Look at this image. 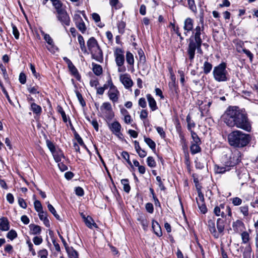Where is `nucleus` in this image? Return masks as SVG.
Segmentation results:
<instances>
[{"instance_id": "f257e3e1", "label": "nucleus", "mask_w": 258, "mask_h": 258, "mask_svg": "<svg viewBox=\"0 0 258 258\" xmlns=\"http://www.w3.org/2000/svg\"><path fill=\"white\" fill-rule=\"evenodd\" d=\"M183 30V34L185 36H187L189 32L192 31L191 35L187 40V53L189 59L192 62L196 50H197L199 53H202L201 46L205 36L203 17H201L199 23L194 29L193 20L190 18H187L184 21Z\"/></svg>"}, {"instance_id": "f03ea898", "label": "nucleus", "mask_w": 258, "mask_h": 258, "mask_svg": "<svg viewBox=\"0 0 258 258\" xmlns=\"http://www.w3.org/2000/svg\"><path fill=\"white\" fill-rule=\"evenodd\" d=\"M222 120L229 127H236L247 132L251 131V123L247 114L236 106H229L221 116Z\"/></svg>"}, {"instance_id": "7ed1b4c3", "label": "nucleus", "mask_w": 258, "mask_h": 258, "mask_svg": "<svg viewBox=\"0 0 258 258\" xmlns=\"http://www.w3.org/2000/svg\"><path fill=\"white\" fill-rule=\"evenodd\" d=\"M251 139V137L249 134H245L239 130L232 131L227 136L228 142L230 146L238 148L246 146Z\"/></svg>"}, {"instance_id": "20e7f679", "label": "nucleus", "mask_w": 258, "mask_h": 258, "mask_svg": "<svg viewBox=\"0 0 258 258\" xmlns=\"http://www.w3.org/2000/svg\"><path fill=\"white\" fill-rule=\"evenodd\" d=\"M241 160V153L240 151L235 150L233 151H229L223 155L222 163L226 165L230 169L238 164Z\"/></svg>"}, {"instance_id": "39448f33", "label": "nucleus", "mask_w": 258, "mask_h": 258, "mask_svg": "<svg viewBox=\"0 0 258 258\" xmlns=\"http://www.w3.org/2000/svg\"><path fill=\"white\" fill-rule=\"evenodd\" d=\"M87 45L92 58L99 62H101L103 60V53L97 40L94 37H91L87 41Z\"/></svg>"}, {"instance_id": "423d86ee", "label": "nucleus", "mask_w": 258, "mask_h": 258, "mask_svg": "<svg viewBox=\"0 0 258 258\" xmlns=\"http://www.w3.org/2000/svg\"><path fill=\"white\" fill-rule=\"evenodd\" d=\"M213 78L218 82H226L228 80V73L226 70V64L222 62L214 68L213 71Z\"/></svg>"}, {"instance_id": "0eeeda50", "label": "nucleus", "mask_w": 258, "mask_h": 258, "mask_svg": "<svg viewBox=\"0 0 258 258\" xmlns=\"http://www.w3.org/2000/svg\"><path fill=\"white\" fill-rule=\"evenodd\" d=\"M213 212L216 216H221L222 218L226 217L227 215L231 216L232 214L230 207L225 206L224 204L216 206L214 209Z\"/></svg>"}, {"instance_id": "6e6552de", "label": "nucleus", "mask_w": 258, "mask_h": 258, "mask_svg": "<svg viewBox=\"0 0 258 258\" xmlns=\"http://www.w3.org/2000/svg\"><path fill=\"white\" fill-rule=\"evenodd\" d=\"M56 18L61 24L65 27L70 25L71 19L67 12L64 10L56 13Z\"/></svg>"}, {"instance_id": "1a4fd4ad", "label": "nucleus", "mask_w": 258, "mask_h": 258, "mask_svg": "<svg viewBox=\"0 0 258 258\" xmlns=\"http://www.w3.org/2000/svg\"><path fill=\"white\" fill-rule=\"evenodd\" d=\"M100 109L107 119L111 120L114 117V114L109 102H104L101 106Z\"/></svg>"}, {"instance_id": "9d476101", "label": "nucleus", "mask_w": 258, "mask_h": 258, "mask_svg": "<svg viewBox=\"0 0 258 258\" xmlns=\"http://www.w3.org/2000/svg\"><path fill=\"white\" fill-rule=\"evenodd\" d=\"M114 56L117 66L123 65L124 63V51L120 48H115L114 50Z\"/></svg>"}, {"instance_id": "9b49d317", "label": "nucleus", "mask_w": 258, "mask_h": 258, "mask_svg": "<svg viewBox=\"0 0 258 258\" xmlns=\"http://www.w3.org/2000/svg\"><path fill=\"white\" fill-rule=\"evenodd\" d=\"M41 34L43 36L44 39L47 43L46 48L51 53H55L57 50V47L55 45L54 42L50 36L46 34L43 31H41Z\"/></svg>"}, {"instance_id": "f8f14e48", "label": "nucleus", "mask_w": 258, "mask_h": 258, "mask_svg": "<svg viewBox=\"0 0 258 258\" xmlns=\"http://www.w3.org/2000/svg\"><path fill=\"white\" fill-rule=\"evenodd\" d=\"M107 95L110 100L113 103H115L118 102L120 93L117 87L114 85L113 87H112V88L109 89Z\"/></svg>"}, {"instance_id": "ddd939ff", "label": "nucleus", "mask_w": 258, "mask_h": 258, "mask_svg": "<svg viewBox=\"0 0 258 258\" xmlns=\"http://www.w3.org/2000/svg\"><path fill=\"white\" fill-rule=\"evenodd\" d=\"M119 80L126 89L131 88L134 84L130 76L126 73L120 75Z\"/></svg>"}, {"instance_id": "4468645a", "label": "nucleus", "mask_w": 258, "mask_h": 258, "mask_svg": "<svg viewBox=\"0 0 258 258\" xmlns=\"http://www.w3.org/2000/svg\"><path fill=\"white\" fill-rule=\"evenodd\" d=\"M214 172L216 174H223L227 171L230 170V167H228L226 165H219L216 164L214 167Z\"/></svg>"}, {"instance_id": "2eb2a0df", "label": "nucleus", "mask_w": 258, "mask_h": 258, "mask_svg": "<svg viewBox=\"0 0 258 258\" xmlns=\"http://www.w3.org/2000/svg\"><path fill=\"white\" fill-rule=\"evenodd\" d=\"M208 226L211 233L215 238H218L219 237V234L216 231L214 220H209L208 221Z\"/></svg>"}, {"instance_id": "dca6fc26", "label": "nucleus", "mask_w": 258, "mask_h": 258, "mask_svg": "<svg viewBox=\"0 0 258 258\" xmlns=\"http://www.w3.org/2000/svg\"><path fill=\"white\" fill-rule=\"evenodd\" d=\"M10 229V224L6 217L0 218V230L2 231H8Z\"/></svg>"}, {"instance_id": "f3484780", "label": "nucleus", "mask_w": 258, "mask_h": 258, "mask_svg": "<svg viewBox=\"0 0 258 258\" xmlns=\"http://www.w3.org/2000/svg\"><path fill=\"white\" fill-rule=\"evenodd\" d=\"M80 14H82L83 16L86 19V16L84 11H77L75 12L73 17V20L76 25L83 21L82 18L81 17Z\"/></svg>"}, {"instance_id": "a211bd4d", "label": "nucleus", "mask_w": 258, "mask_h": 258, "mask_svg": "<svg viewBox=\"0 0 258 258\" xmlns=\"http://www.w3.org/2000/svg\"><path fill=\"white\" fill-rule=\"evenodd\" d=\"M146 97L148 101L149 106L152 111H155L157 109L156 102L152 95L150 94H148Z\"/></svg>"}, {"instance_id": "6ab92c4d", "label": "nucleus", "mask_w": 258, "mask_h": 258, "mask_svg": "<svg viewBox=\"0 0 258 258\" xmlns=\"http://www.w3.org/2000/svg\"><path fill=\"white\" fill-rule=\"evenodd\" d=\"M109 128L112 133L114 134L118 133L119 131H121V126L118 121H114L109 125Z\"/></svg>"}, {"instance_id": "aec40b11", "label": "nucleus", "mask_w": 258, "mask_h": 258, "mask_svg": "<svg viewBox=\"0 0 258 258\" xmlns=\"http://www.w3.org/2000/svg\"><path fill=\"white\" fill-rule=\"evenodd\" d=\"M152 227L154 232L157 236L160 237L162 235V232L160 226L157 221L154 220L152 221Z\"/></svg>"}, {"instance_id": "412c9836", "label": "nucleus", "mask_w": 258, "mask_h": 258, "mask_svg": "<svg viewBox=\"0 0 258 258\" xmlns=\"http://www.w3.org/2000/svg\"><path fill=\"white\" fill-rule=\"evenodd\" d=\"M29 227L30 228V233L32 235L39 234L41 232V228L38 225L31 224Z\"/></svg>"}, {"instance_id": "4be33fe9", "label": "nucleus", "mask_w": 258, "mask_h": 258, "mask_svg": "<svg viewBox=\"0 0 258 258\" xmlns=\"http://www.w3.org/2000/svg\"><path fill=\"white\" fill-rule=\"evenodd\" d=\"M39 217L40 219L43 221L45 226L47 227H50V222L49 220L47 218V215L46 212H41L38 214Z\"/></svg>"}, {"instance_id": "5701e85b", "label": "nucleus", "mask_w": 258, "mask_h": 258, "mask_svg": "<svg viewBox=\"0 0 258 258\" xmlns=\"http://www.w3.org/2000/svg\"><path fill=\"white\" fill-rule=\"evenodd\" d=\"M52 154L55 161L57 163L60 162L62 158H64V156L62 151L60 150H55L53 153H52Z\"/></svg>"}, {"instance_id": "b1692460", "label": "nucleus", "mask_w": 258, "mask_h": 258, "mask_svg": "<svg viewBox=\"0 0 258 258\" xmlns=\"http://www.w3.org/2000/svg\"><path fill=\"white\" fill-rule=\"evenodd\" d=\"M31 110L36 115H40L42 112L41 107L34 102L31 103Z\"/></svg>"}, {"instance_id": "393cba45", "label": "nucleus", "mask_w": 258, "mask_h": 258, "mask_svg": "<svg viewBox=\"0 0 258 258\" xmlns=\"http://www.w3.org/2000/svg\"><path fill=\"white\" fill-rule=\"evenodd\" d=\"M213 68V65L208 61V59L204 62L202 69L205 74H208L210 73Z\"/></svg>"}, {"instance_id": "a878e982", "label": "nucleus", "mask_w": 258, "mask_h": 258, "mask_svg": "<svg viewBox=\"0 0 258 258\" xmlns=\"http://www.w3.org/2000/svg\"><path fill=\"white\" fill-rule=\"evenodd\" d=\"M217 228L218 229V233L219 235L220 234L222 233L225 228L224 222L223 220L221 218H218L217 220Z\"/></svg>"}, {"instance_id": "bb28decb", "label": "nucleus", "mask_w": 258, "mask_h": 258, "mask_svg": "<svg viewBox=\"0 0 258 258\" xmlns=\"http://www.w3.org/2000/svg\"><path fill=\"white\" fill-rule=\"evenodd\" d=\"M84 222L86 225L89 228L92 229L93 227L95 228L97 227L96 224L90 216H87Z\"/></svg>"}, {"instance_id": "cd10ccee", "label": "nucleus", "mask_w": 258, "mask_h": 258, "mask_svg": "<svg viewBox=\"0 0 258 258\" xmlns=\"http://www.w3.org/2000/svg\"><path fill=\"white\" fill-rule=\"evenodd\" d=\"M68 68L71 74L77 80H79L81 79V77L78 73L77 69L73 64L69 66Z\"/></svg>"}, {"instance_id": "c85d7f7f", "label": "nucleus", "mask_w": 258, "mask_h": 258, "mask_svg": "<svg viewBox=\"0 0 258 258\" xmlns=\"http://www.w3.org/2000/svg\"><path fill=\"white\" fill-rule=\"evenodd\" d=\"M93 72L96 76H100L102 73V67L98 64L92 63Z\"/></svg>"}, {"instance_id": "c756f323", "label": "nucleus", "mask_w": 258, "mask_h": 258, "mask_svg": "<svg viewBox=\"0 0 258 258\" xmlns=\"http://www.w3.org/2000/svg\"><path fill=\"white\" fill-rule=\"evenodd\" d=\"M78 42L79 43L81 50L84 53H87V49H86V47L85 46V41L84 40L83 36L82 35H81L80 34H79L78 36Z\"/></svg>"}, {"instance_id": "7c9ffc66", "label": "nucleus", "mask_w": 258, "mask_h": 258, "mask_svg": "<svg viewBox=\"0 0 258 258\" xmlns=\"http://www.w3.org/2000/svg\"><path fill=\"white\" fill-rule=\"evenodd\" d=\"M251 248L249 244L246 245L243 252V258H251Z\"/></svg>"}, {"instance_id": "2f4dec72", "label": "nucleus", "mask_w": 258, "mask_h": 258, "mask_svg": "<svg viewBox=\"0 0 258 258\" xmlns=\"http://www.w3.org/2000/svg\"><path fill=\"white\" fill-rule=\"evenodd\" d=\"M126 60L128 64L134 66V58L133 54L130 51H127L126 53Z\"/></svg>"}, {"instance_id": "473e14b6", "label": "nucleus", "mask_w": 258, "mask_h": 258, "mask_svg": "<svg viewBox=\"0 0 258 258\" xmlns=\"http://www.w3.org/2000/svg\"><path fill=\"white\" fill-rule=\"evenodd\" d=\"M200 144L191 143L190 146V151L191 154H195L201 151V148L199 146Z\"/></svg>"}, {"instance_id": "72a5a7b5", "label": "nucleus", "mask_w": 258, "mask_h": 258, "mask_svg": "<svg viewBox=\"0 0 258 258\" xmlns=\"http://www.w3.org/2000/svg\"><path fill=\"white\" fill-rule=\"evenodd\" d=\"M144 141L153 151L155 150L156 144L152 139L144 137Z\"/></svg>"}, {"instance_id": "f704fd0d", "label": "nucleus", "mask_w": 258, "mask_h": 258, "mask_svg": "<svg viewBox=\"0 0 258 258\" xmlns=\"http://www.w3.org/2000/svg\"><path fill=\"white\" fill-rule=\"evenodd\" d=\"M121 183L123 185V190L124 191L128 193L131 190L128 180L127 179H123L121 180Z\"/></svg>"}, {"instance_id": "c9c22d12", "label": "nucleus", "mask_w": 258, "mask_h": 258, "mask_svg": "<svg viewBox=\"0 0 258 258\" xmlns=\"http://www.w3.org/2000/svg\"><path fill=\"white\" fill-rule=\"evenodd\" d=\"M53 6L56 9V13L58 12L59 11H63L64 9H62V4L59 0H53L52 2Z\"/></svg>"}, {"instance_id": "e433bc0d", "label": "nucleus", "mask_w": 258, "mask_h": 258, "mask_svg": "<svg viewBox=\"0 0 258 258\" xmlns=\"http://www.w3.org/2000/svg\"><path fill=\"white\" fill-rule=\"evenodd\" d=\"M67 250L70 258H79L78 252L73 248H69Z\"/></svg>"}, {"instance_id": "4c0bfd02", "label": "nucleus", "mask_w": 258, "mask_h": 258, "mask_svg": "<svg viewBox=\"0 0 258 258\" xmlns=\"http://www.w3.org/2000/svg\"><path fill=\"white\" fill-rule=\"evenodd\" d=\"M241 237L242 239V241L243 243H247L249 241L250 238H249V233L246 231H244L241 233Z\"/></svg>"}, {"instance_id": "58836bf2", "label": "nucleus", "mask_w": 258, "mask_h": 258, "mask_svg": "<svg viewBox=\"0 0 258 258\" xmlns=\"http://www.w3.org/2000/svg\"><path fill=\"white\" fill-rule=\"evenodd\" d=\"M34 206L35 210L39 213L43 212L42 205L39 201L35 200L34 202Z\"/></svg>"}, {"instance_id": "ea45409f", "label": "nucleus", "mask_w": 258, "mask_h": 258, "mask_svg": "<svg viewBox=\"0 0 258 258\" xmlns=\"http://www.w3.org/2000/svg\"><path fill=\"white\" fill-rule=\"evenodd\" d=\"M47 208L49 211L53 215L56 219L59 220L60 218L59 216L57 214L54 208L48 202L47 203Z\"/></svg>"}, {"instance_id": "a19ab883", "label": "nucleus", "mask_w": 258, "mask_h": 258, "mask_svg": "<svg viewBox=\"0 0 258 258\" xmlns=\"http://www.w3.org/2000/svg\"><path fill=\"white\" fill-rule=\"evenodd\" d=\"M190 133L192 139V143L201 144V140L197 134L193 131H191Z\"/></svg>"}, {"instance_id": "79ce46f5", "label": "nucleus", "mask_w": 258, "mask_h": 258, "mask_svg": "<svg viewBox=\"0 0 258 258\" xmlns=\"http://www.w3.org/2000/svg\"><path fill=\"white\" fill-rule=\"evenodd\" d=\"M74 135H75V139L77 141L78 144H79L81 146H82V147H83L84 148H85V149L88 150L86 146L84 143V142H83L82 138L80 136V135L76 132L75 133Z\"/></svg>"}, {"instance_id": "37998d69", "label": "nucleus", "mask_w": 258, "mask_h": 258, "mask_svg": "<svg viewBox=\"0 0 258 258\" xmlns=\"http://www.w3.org/2000/svg\"><path fill=\"white\" fill-rule=\"evenodd\" d=\"M138 55L139 56V62L141 63L144 64L146 62V57L144 55V53L142 49H140L138 51Z\"/></svg>"}, {"instance_id": "c03bdc74", "label": "nucleus", "mask_w": 258, "mask_h": 258, "mask_svg": "<svg viewBox=\"0 0 258 258\" xmlns=\"http://www.w3.org/2000/svg\"><path fill=\"white\" fill-rule=\"evenodd\" d=\"M188 7L191 11L196 13L197 9L194 0H187Z\"/></svg>"}, {"instance_id": "a18cd8bd", "label": "nucleus", "mask_w": 258, "mask_h": 258, "mask_svg": "<svg viewBox=\"0 0 258 258\" xmlns=\"http://www.w3.org/2000/svg\"><path fill=\"white\" fill-rule=\"evenodd\" d=\"M198 197L196 198V201L198 204H204V197L200 190H198Z\"/></svg>"}, {"instance_id": "49530a36", "label": "nucleus", "mask_w": 258, "mask_h": 258, "mask_svg": "<svg viewBox=\"0 0 258 258\" xmlns=\"http://www.w3.org/2000/svg\"><path fill=\"white\" fill-rule=\"evenodd\" d=\"M26 243L28 245L29 250L31 252L33 256H35L36 254L35 249L33 248V245L29 239L26 241Z\"/></svg>"}, {"instance_id": "de8ad7c7", "label": "nucleus", "mask_w": 258, "mask_h": 258, "mask_svg": "<svg viewBox=\"0 0 258 258\" xmlns=\"http://www.w3.org/2000/svg\"><path fill=\"white\" fill-rule=\"evenodd\" d=\"M17 237V233L14 230H10L7 235V237L11 240H13Z\"/></svg>"}, {"instance_id": "09e8293b", "label": "nucleus", "mask_w": 258, "mask_h": 258, "mask_svg": "<svg viewBox=\"0 0 258 258\" xmlns=\"http://www.w3.org/2000/svg\"><path fill=\"white\" fill-rule=\"evenodd\" d=\"M78 29L82 33H84L86 30V27L84 21L76 25Z\"/></svg>"}, {"instance_id": "8fccbe9b", "label": "nucleus", "mask_w": 258, "mask_h": 258, "mask_svg": "<svg viewBox=\"0 0 258 258\" xmlns=\"http://www.w3.org/2000/svg\"><path fill=\"white\" fill-rule=\"evenodd\" d=\"M112 86L113 87L114 86V85L113 84L111 79L110 78L106 82V83L104 84L102 87L105 90L108 88L109 89H110V88H112Z\"/></svg>"}, {"instance_id": "3c124183", "label": "nucleus", "mask_w": 258, "mask_h": 258, "mask_svg": "<svg viewBox=\"0 0 258 258\" xmlns=\"http://www.w3.org/2000/svg\"><path fill=\"white\" fill-rule=\"evenodd\" d=\"M147 163L148 165L151 168H153L156 166V162L152 157H148L147 158Z\"/></svg>"}, {"instance_id": "603ef678", "label": "nucleus", "mask_w": 258, "mask_h": 258, "mask_svg": "<svg viewBox=\"0 0 258 258\" xmlns=\"http://www.w3.org/2000/svg\"><path fill=\"white\" fill-rule=\"evenodd\" d=\"M38 255L40 258H47L48 251L46 249H41L38 251Z\"/></svg>"}, {"instance_id": "864d4df0", "label": "nucleus", "mask_w": 258, "mask_h": 258, "mask_svg": "<svg viewBox=\"0 0 258 258\" xmlns=\"http://www.w3.org/2000/svg\"><path fill=\"white\" fill-rule=\"evenodd\" d=\"M117 27L119 32L123 33L124 32V29L125 27V23L122 21H119L117 23Z\"/></svg>"}, {"instance_id": "5fc2aeb1", "label": "nucleus", "mask_w": 258, "mask_h": 258, "mask_svg": "<svg viewBox=\"0 0 258 258\" xmlns=\"http://www.w3.org/2000/svg\"><path fill=\"white\" fill-rule=\"evenodd\" d=\"M121 156L124 159H125L126 161V162L130 165L132 166V163L130 160V155L127 152L123 151L121 153Z\"/></svg>"}, {"instance_id": "6e6d98bb", "label": "nucleus", "mask_w": 258, "mask_h": 258, "mask_svg": "<svg viewBox=\"0 0 258 258\" xmlns=\"http://www.w3.org/2000/svg\"><path fill=\"white\" fill-rule=\"evenodd\" d=\"M46 142L47 146L50 151V152H51V153L56 150L55 146L54 145L52 142L48 140L46 141Z\"/></svg>"}, {"instance_id": "4d7b16f0", "label": "nucleus", "mask_w": 258, "mask_h": 258, "mask_svg": "<svg viewBox=\"0 0 258 258\" xmlns=\"http://www.w3.org/2000/svg\"><path fill=\"white\" fill-rule=\"evenodd\" d=\"M12 29H13V34L15 36V38L16 39H18L19 38V32L17 28V27L14 25L12 24Z\"/></svg>"}, {"instance_id": "13d9d810", "label": "nucleus", "mask_w": 258, "mask_h": 258, "mask_svg": "<svg viewBox=\"0 0 258 258\" xmlns=\"http://www.w3.org/2000/svg\"><path fill=\"white\" fill-rule=\"evenodd\" d=\"M42 241L43 239L41 236H35L33 238V242L36 245H39L41 244Z\"/></svg>"}, {"instance_id": "bf43d9fd", "label": "nucleus", "mask_w": 258, "mask_h": 258, "mask_svg": "<svg viewBox=\"0 0 258 258\" xmlns=\"http://www.w3.org/2000/svg\"><path fill=\"white\" fill-rule=\"evenodd\" d=\"M58 111L60 113V114L62 116L63 121L64 122H67V116H66L65 112L64 111L62 108L60 106H58Z\"/></svg>"}, {"instance_id": "052dcab7", "label": "nucleus", "mask_w": 258, "mask_h": 258, "mask_svg": "<svg viewBox=\"0 0 258 258\" xmlns=\"http://www.w3.org/2000/svg\"><path fill=\"white\" fill-rule=\"evenodd\" d=\"M240 212L243 214L244 216L248 215V206H244L240 207Z\"/></svg>"}, {"instance_id": "680f3d73", "label": "nucleus", "mask_w": 258, "mask_h": 258, "mask_svg": "<svg viewBox=\"0 0 258 258\" xmlns=\"http://www.w3.org/2000/svg\"><path fill=\"white\" fill-rule=\"evenodd\" d=\"M76 96L80 102L81 104L84 106L86 105L85 102L83 98V97L81 95V94L78 91H76Z\"/></svg>"}, {"instance_id": "e2e57ef3", "label": "nucleus", "mask_w": 258, "mask_h": 258, "mask_svg": "<svg viewBox=\"0 0 258 258\" xmlns=\"http://www.w3.org/2000/svg\"><path fill=\"white\" fill-rule=\"evenodd\" d=\"M232 204L234 206H239L242 203V200L238 197L234 198L232 199Z\"/></svg>"}, {"instance_id": "0e129e2a", "label": "nucleus", "mask_w": 258, "mask_h": 258, "mask_svg": "<svg viewBox=\"0 0 258 258\" xmlns=\"http://www.w3.org/2000/svg\"><path fill=\"white\" fill-rule=\"evenodd\" d=\"M75 193L77 196H80V197L83 196L84 194L83 189L82 187H79V186L75 188Z\"/></svg>"}, {"instance_id": "69168bd1", "label": "nucleus", "mask_w": 258, "mask_h": 258, "mask_svg": "<svg viewBox=\"0 0 258 258\" xmlns=\"http://www.w3.org/2000/svg\"><path fill=\"white\" fill-rule=\"evenodd\" d=\"M199 209L203 214H205L207 212V208L205 203L198 204Z\"/></svg>"}, {"instance_id": "338daca9", "label": "nucleus", "mask_w": 258, "mask_h": 258, "mask_svg": "<svg viewBox=\"0 0 258 258\" xmlns=\"http://www.w3.org/2000/svg\"><path fill=\"white\" fill-rule=\"evenodd\" d=\"M146 209L150 213H152L154 211L153 205L150 203H147L146 204Z\"/></svg>"}, {"instance_id": "774afa93", "label": "nucleus", "mask_w": 258, "mask_h": 258, "mask_svg": "<svg viewBox=\"0 0 258 258\" xmlns=\"http://www.w3.org/2000/svg\"><path fill=\"white\" fill-rule=\"evenodd\" d=\"M19 80L22 84H25L26 82V75L24 73H21L19 75Z\"/></svg>"}]
</instances>
